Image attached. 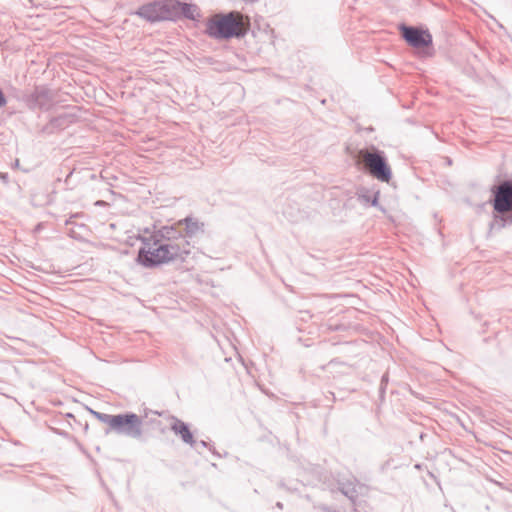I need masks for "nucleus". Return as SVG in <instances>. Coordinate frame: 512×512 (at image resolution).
<instances>
[{"mask_svg":"<svg viewBox=\"0 0 512 512\" xmlns=\"http://www.w3.org/2000/svg\"><path fill=\"white\" fill-rule=\"evenodd\" d=\"M182 226H185L186 232L179 238L175 237L174 228H164L161 235L155 234L144 238L137 256L138 263L150 268L188 255L190 243L186 237L198 231L199 225L185 220L183 223H178L179 228Z\"/></svg>","mask_w":512,"mask_h":512,"instance_id":"1","label":"nucleus"},{"mask_svg":"<svg viewBox=\"0 0 512 512\" xmlns=\"http://www.w3.org/2000/svg\"><path fill=\"white\" fill-rule=\"evenodd\" d=\"M6 104V98L4 96L3 91L0 89V107H3Z\"/></svg>","mask_w":512,"mask_h":512,"instance_id":"10","label":"nucleus"},{"mask_svg":"<svg viewBox=\"0 0 512 512\" xmlns=\"http://www.w3.org/2000/svg\"><path fill=\"white\" fill-rule=\"evenodd\" d=\"M91 413L98 421L108 425L112 431L132 437L141 435V419L136 414L108 415L97 411H91Z\"/></svg>","mask_w":512,"mask_h":512,"instance_id":"3","label":"nucleus"},{"mask_svg":"<svg viewBox=\"0 0 512 512\" xmlns=\"http://www.w3.org/2000/svg\"><path fill=\"white\" fill-rule=\"evenodd\" d=\"M172 430L177 434L179 435L182 440L190 445H192L194 443V439H193V435L192 433L190 432L188 426L181 422V421H176L173 425H172Z\"/></svg>","mask_w":512,"mask_h":512,"instance_id":"9","label":"nucleus"},{"mask_svg":"<svg viewBox=\"0 0 512 512\" xmlns=\"http://www.w3.org/2000/svg\"><path fill=\"white\" fill-rule=\"evenodd\" d=\"M173 20L184 16L191 20H198L200 18V11L194 4L181 3L173 0Z\"/></svg>","mask_w":512,"mask_h":512,"instance_id":"8","label":"nucleus"},{"mask_svg":"<svg viewBox=\"0 0 512 512\" xmlns=\"http://www.w3.org/2000/svg\"><path fill=\"white\" fill-rule=\"evenodd\" d=\"M402 36L413 47H427L432 43L431 34L422 29L413 27H403Z\"/></svg>","mask_w":512,"mask_h":512,"instance_id":"7","label":"nucleus"},{"mask_svg":"<svg viewBox=\"0 0 512 512\" xmlns=\"http://www.w3.org/2000/svg\"><path fill=\"white\" fill-rule=\"evenodd\" d=\"M493 208L497 213L505 214L512 210V180L504 181L492 190Z\"/></svg>","mask_w":512,"mask_h":512,"instance_id":"6","label":"nucleus"},{"mask_svg":"<svg viewBox=\"0 0 512 512\" xmlns=\"http://www.w3.org/2000/svg\"><path fill=\"white\" fill-rule=\"evenodd\" d=\"M250 27L248 17L239 12L228 14H216L206 24V33L216 39H229L241 37L246 34Z\"/></svg>","mask_w":512,"mask_h":512,"instance_id":"2","label":"nucleus"},{"mask_svg":"<svg viewBox=\"0 0 512 512\" xmlns=\"http://www.w3.org/2000/svg\"><path fill=\"white\" fill-rule=\"evenodd\" d=\"M173 0L154 1L141 6L137 15L150 22L173 20Z\"/></svg>","mask_w":512,"mask_h":512,"instance_id":"5","label":"nucleus"},{"mask_svg":"<svg viewBox=\"0 0 512 512\" xmlns=\"http://www.w3.org/2000/svg\"><path fill=\"white\" fill-rule=\"evenodd\" d=\"M359 157L369 173L382 182H389L391 179V170L384 157L377 152L369 150H360Z\"/></svg>","mask_w":512,"mask_h":512,"instance_id":"4","label":"nucleus"}]
</instances>
